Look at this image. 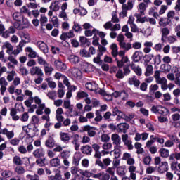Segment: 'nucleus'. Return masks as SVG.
<instances>
[{"instance_id":"1a4fd4ad","label":"nucleus","mask_w":180,"mask_h":180,"mask_svg":"<svg viewBox=\"0 0 180 180\" xmlns=\"http://www.w3.org/2000/svg\"><path fill=\"white\" fill-rule=\"evenodd\" d=\"M151 110L153 112V113H156L158 115H164L167 110V108L162 107L160 105H153L151 108Z\"/></svg>"},{"instance_id":"a18cd8bd","label":"nucleus","mask_w":180,"mask_h":180,"mask_svg":"<svg viewBox=\"0 0 180 180\" xmlns=\"http://www.w3.org/2000/svg\"><path fill=\"white\" fill-rule=\"evenodd\" d=\"M70 172L71 174H72V175H77L78 176V174H82V169H79V167H72L70 168Z\"/></svg>"},{"instance_id":"72a5a7b5","label":"nucleus","mask_w":180,"mask_h":180,"mask_svg":"<svg viewBox=\"0 0 180 180\" xmlns=\"http://www.w3.org/2000/svg\"><path fill=\"white\" fill-rule=\"evenodd\" d=\"M50 165L51 167H60L61 165V160L58 158H54L50 160Z\"/></svg>"},{"instance_id":"680f3d73","label":"nucleus","mask_w":180,"mask_h":180,"mask_svg":"<svg viewBox=\"0 0 180 180\" xmlns=\"http://www.w3.org/2000/svg\"><path fill=\"white\" fill-rule=\"evenodd\" d=\"M117 174L120 176H123L126 175V172L124 171V167L120 166L117 168Z\"/></svg>"},{"instance_id":"f3484780","label":"nucleus","mask_w":180,"mask_h":180,"mask_svg":"<svg viewBox=\"0 0 180 180\" xmlns=\"http://www.w3.org/2000/svg\"><path fill=\"white\" fill-rule=\"evenodd\" d=\"M72 143L75 147V150L76 151H78V150H79V147L81 146V145L79 144V135L77 134L73 135V140L72 141Z\"/></svg>"},{"instance_id":"49530a36","label":"nucleus","mask_w":180,"mask_h":180,"mask_svg":"<svg viewBox=\"0 0 180 180\" xmlns=\"http://www.w3.org/2000/svg\"><path fill=\"white\" fill-rule=\"evenodd\" d=\"M135 148H136L137 154H143L144 153V148H142L141 143L136 142L134 144Z\"/></svg>"},{"instance_id":"f8f14e48","label":"nucleus","mask_w":180,"mask_h":180,"mask_svg":"<svg viewBox=\"0 0 180 180\" xmlns=\"http://www.w3.org/2000/svg\"><path fill=\"white\" fill-rule=\"evenodd\" d=\"M36 46L39 47V50L44 53V54H47L49 53V46L43 41H38Z\"/></svg>"},{"instance_id":"7ed1b4c3","label":"nucleus","mask_w":180,"mask_h":180,"mask_svg":"<svg viewBox=\"0 0 180 180\" xmlns=\"http://www.w3.org/2000/svg\"><path fill=\"white\" fill-rule=\"evenodd\" d=\"M46 108V104L43 103V101H41L40 103H38L36 105H33L28 110L30 113H33L34 112V110L37 109L36 110V114L38 115H43L44 112Z\"/></svg>"},{"instance_id":"412c9836","label":"nucleus","mask_w":180,"mask_h":180,"mask_svg":"<svg viewBox=\"0 0 180 180\" xmlns=\"http://www.w3.org/2000/svg\"><path fill=\"white\" fill-rule=\"evenodd\" d=\"M70 72L74 78H77L78 79H81L82 72H81V70H79V69L74 68L70 70Z\"/></svg>"},{"instance_id":"5701e85b","label":"nucleus","mask_w":180,"mask_h":180,"mask_svg":"<svg viewBox=\"0 0 180 180\" xmlns=\"http://www.w3.org/2000/svg\"><path fill=\"white\" fill-rule=\"evenodd\" d=\"M153 42L152 41H146L143 44V53L145 54H148V53H151V47H153Z\"/></svg>"},{"instance_id":"b1692460","label":"nucleus","mask_w":180,"mask_h":180,"mask_svg":"<svg viewBox=\"0 0 180 180\" xmlns=\"http://www.w3.org/2000/svg\"><path fill=\"white\" fill-rule=\"evenodd\" d=\"M112 115L113 116H118V117H121V119H124L126 115L123 112L119 110L117 107H115L112 110Z\"/></svg>"},{"instance_id":"5fc2aeb1","label":"nucleus","mask_w":180,"mask_h":180,"mask_svg":"<svg viewBox=\"0 0 180 180\" xmlns=\"http://www.w3.org/2000/svg\"><path fill=\"white\" fill-rule=\"evenodd\" d=\"M51 22L54 27H58V26H60V22H58V18H57V16L51 18Z\"/></svg>"},{"instance_id":"c756f323","label":"nucleus","mask_w":180,"mask_h":180,"mask_svg":"<svg viewBox=\"0 0 180 180\" xmlns=\"http://www.w3.org/2000/svg\"><path fill=\"white\" fill-rule=\"evenodd\" d=\"M148 4L142 2L140 3L138 6H137V9H138V12H139V14L141 15H144V12H146V10L147 9V6Z\"/></svg>"},{"instance_id":"79ce46f5","label":"nucleus","mask_w":180,"mask_h":180,"mask_svg":"<svg viewBox=\"0 0 180 180\" xmlns=\"http://www.w3.org/2000/svg\"><path fill=\"white\" fill-rule=\"evenodd\" d=\"M143 15L139 14V13H135L134 16L136 18V22L137 23H144L145 22H147V18H143Z\"/></svg>"},{"instance_id":"4468645a","label":"nucleus","mask_w":180,"mask_h":180,"mask_svg":"<svg viewBox=\"0 0 180 180\" xmlns=\"http://www.w3.org/2000/svg\"><path fill=\"white\" fill-rule=\"evenodd\" d=\"M25 53H27V56L30 58H36L39 55L37 52L33 49L31 46H27L25 49Z\"/></svg>"},{"instance_id":"bb28decb","label":"nucleus","mask_w":180,"mask_h":180,"mask_svg":"<svg viewBox=\"0 0 180 180\" xmlns=\"http://www.w3.org/2000/svg\"><path fill=\"white\" fill-rule=\"evenodd\" d=\"M128 83L129 85H134L136 88L140 86V80L135 77V76L130 77L128 79Z\"/></svg>"},{"instance_id":"9d476101","label":"nucleus","mask_w":180,"mask_h":180,"mask_svg":"<svg viewBox=\"0 0 180 180\" xmlns=\"http://www.w3.org/2000/svg\"><path fill=\"white\" fill-rule=\"evenodd\" d=\"M144 57V53H143V51H136L132 56L131 58L133 60L134 63H139L141 60V59Z\"/></svg>"},{"instance_id":"13d9d810","label":"nucleus","mask_w":180,"mask_h":180,"mask_svg":"<svg viewBox=\"0 0 180 180\" xmlns=\"http://www.w3.org/2000/svg\"><path fill=\"white\" fill-rule=\"evenodd\" d=\"M19 72L20 75H22V77H26V75L29 74V70H27L26 68L22 66L19 68Z\"/></svg>"},{"instance_id":"a19ab883","label":"nucleus","mask_w":180,"mask_h":180,"mask_svg":"<svg viewBox=\"0 0 180 180\" xmlns=\"http://www.w3.org/2000/svg\"><path fill=\"white\" fill-rule=\"evenodd\" d=\"M33 155L36 157V158H40V157H43L44 155V152L43 151V148H37L33 152Z\"/></svg>"},{"instance_id":"20e7f679","label":"nucleus","mask_w":180,"mask_h":180,"mask_svg":"<svg viewBox=\"0 0 180 180\" xmlns=\"http://www.w3.org/2000/svg\"><path fill=\"white\" fill-rule=\"evenodd\" d=\"M172 72H174V74H175V85H177V86L180 88V67L178 65H173L172 68Z\"/></svg>"},{"instance_id":"052dcab7","label":"nucleus","mask_w":180,"mask_h":180,"mask_svg":"<svg viewBox=\"0 0 180 180\" xmlns=\"http://www.w3.org/2000/svg\"><path fill=\"white\" fill-rule=\"evenodd\" d=\"M37 63L39 64V65H43L44 67L46 65L49 63L43 58V57L38 56L37 57Z\"/></svg>"},{"instance_id":"39448f33","label":"nucleus","mask_w":180,"mask_h":180,"mask_svg":"<svg viewBox=\"0 0 180 180\" xmlns=\"http://www.w3.org/2000/svg\"><path fill=\"white\" fill-rule=\"evenodd\" d=\"M30 74L32 77L34 75H37L38 77H43V75H44L43 70H41V68H40L39 66H32L30 70Z\"/></svg>"},{"instance_id":"c85d7f7f","label":"nucleus","mask_w":180,"mask_h":180,"mask_svg":"<svg viewBox=\"0 0 180 180\" xmlns=\"http://www.w3.org/2000/svg\"><path fill=\"white\" fill-rule=\"evenodd\" d=\"M44 70L46 75H51L54 71V68L50 63H48L44 66Z\"/></svg>"},{"instance_id":"f704fd0d","label":"nucleus","mask_w":180,"mask_h":180,"mask_svg":"<svg viewBox=\"0 0 180 180\" xmlns=\"http://www.w3.org/2000/svg\"><path fill=\"white\" fill-rule=\"evenodd\" d=\"M7 74L8 75L6 77V79L8 81V82H12V81L15 79V77L17 75L16 71L15 70L7 72Z\"/></svg>"},{"instance_id":"cd10ccee","label":"nucleus","mask_w":180,"mask_h":180,"mask_svg":"<svg viewBox=\"0 0 180 180\" xmlns=\"http://www.w3.org/2000/svg\"><path fill=\"white\" fill-rule=\"evenodd\" d=\"M110 49L112 51H111V54L112 56V57H117V51H118V46L117 44L112 43L110 45Z\"/></svg>"},{"instance_id":"c9c22d12","label":"nucleus","mask_w":180,"mask_h":180,"mask_svg":"<svg viewBox=\"0 0 180 180\" xmlns=\"http://www.w3.org/2000/svg\"><path fill=\"white\" fill-rule=\"evenodd\" d=\"M112 96H114V98H119V96H124L122 97L123 101H126V98H127V94L126 91H115L114 93H112Z\"/></svg>"},{"instance_id":"bf43d9fd","label":"nucleus","mask_w":180,"mask_h":180,"mask_svg":"<svg viewBox=\"0 0 180 180\" xmlns=\"http://www.w3.org/2000/svg\"><path fill=\"white\" fill-rule=\"evenodd\" d=\"M153 58H154V55L153 53L146 54L143 57L144 63L148 64V63H150V61L153 60Z\"/></svg>"},{"instance_id":"4be33fe9","label":"nucleus","mask_w":180,"mask_h":180,"mask_svg":"<svg viewBox=\"0 0 180 180\" xmlns=\"http://www.w3.org/2000/svg\"><path fill=\"white\" fill-rule=\"evenodd\" d=\"M82 154H86V155H91L92 153V148L89 145H85L80 148Z\"/></svg>"},{"instance_id":"338daca9","label":"nucleus","mask_w":180,"mask_h":180,"mask_svg":"<svg viewBox=\"0 0 180 180\" xmlns=\"http://www.w3.org/2000/svg\"><path fill=\"white\" fill-rule=\"evenodd\" d=\"M113 147V145L110 142H105L103 144L102 148L103 150H112V148Z\"/></svg>"},{"instance_id":"58836bf2","label":"nucleus","mask_w":180,"mask_h":180,"mask_svg":"<svg viewBox=\"0 0 180 180\" xmlns=\"http://www.w3.org/2000/svg\"><path fill=\"white\" fill-rule=\"evenodd\" d=\"M81 111L77 108H70L69 116L70 117H75V116H79Z\"/></svg>"},{"instance_id":"ea45409f","label":"nucleus","mask_w":180,"mask_h":180,"mask_svg":"<svg viewBox=\"0 0 180 180\" xmlns=\"http://www.w3.org/2000/svg\"><path fill=\"white\" fill-rule=\"evenodd\" d=\"M68 60L71 64H78L79 63V57L75 56V55H70L68 57Z\"/></svg>"},{"instance_id":"ddd939ff","label":"nucleus","mask_w":180,"mask_h":180,"mask_svg":"<svg viewBox=\"0 0 180 180\" xmlns=\"http://www.w3.org/2000/svg\"><path fill=\"white\" fill-rule=\"evenodd\" d=\"M8 85V82L5 77L0 78V92L1 95H5V92H6V86Z\"/></svg>"},{"instance_id":"7c9ffc66","label":"nucleus","mask_w":180,"mask_h":180,"mask_svg":"<svg viewBox=\"0 0 180 180\" xmlns=\"http://www.w3.org/2000/svg\"><path fill=\"white\" fill-rule=\"evenodd\" d=\"M159 154L162 158H168L169 157V150L161 148L159 150Z\"/></svg>"},{"instance_id":"f03ea898","label":"nucleus","mask_w":180,"mask_h":180,"mask_svg":"<svg viewBox=\"0 0 180 180\" xmlns=\"http://www.w3.org/2000/svg\"><path fill=\"white\" fill-rule=\"evenodd\" d=\"M135 163L136 161L133 158L127 162V165H129V167H128V171L130 174V178L131 180L137 179V172H137V167L134 166Z\"/></svg>"},{"instance_id":"f257e3e1","label":"nucleus","mask_w":180,"mask_h":180,"mask_svg":"<svg viewBox=\"0 0 180 180\" xmlns=\"http://www.w3.org/2000/svg\"><path fill=\"white\" fill-rule=\"evenodd\" d=\"M6 49V53L8 54L7 60L10 61V63H12L13 65H18V60H16V56H15V53L13 51V46H12V44L9 42H4L2 46V49L5 50Z\"/></svg>"},{"instance_id":"0e129e2a","label":"nucleus","mask_w":180,"mask_h":180,"mask_svg":"<svg viewBox=\"0 0 180 180\" xmlns=\"http://www.w3.org/2000/svg\"><path fill=\"white\" fill-rule=\"evenodd\" d=\"M122 8V9H126L127 11H131V9H133V3L129 1L127 2V5L123 4Z\"/></svg>"},{"instance_id":"774afa93","label":"nucleus","mask_w":180,"mask_h":180,"mask_svg":"<svg viewBox=\"0 0 180 180\" xmlns=\"http://www.w3.org/2000/svg\"><path fill=\"white\" fill-rule=\"evenodd\" d=\"M110 179V176L105 173L103 172H101V176H100V180H109Z\"/></svg>"},{"instance_id":"8fccbe9b","label":"nucleus","mask_w":180,"mask_h":180,"mask_svg":"<svg viewBox=\"0 0 180 180\" xmlns=\"http://www.w3.org/2000/svg\"><path fill=\"white\" fill-rule=\"evenodd\" d=\"M16 113V110L15 108H12L10 111V115L11 116L13 120H19L20 117L19 115H17Z\"/></svg>"},{"instance_id":"dca6fc26","label":"nucleus","mask_w":180,"mask_h":180,"mask_svg":"<svg viewBox=\"0 0 180 180\" xmlns=\"http://www.w3.org/2000/svg\"><path fill=\"white\" fill-rule=\"evenodd\" d=\"M64 110L63 108H58L56 111V119L58 122H64Z\"/></svg>"},{"instance_id":"4c0bfd02","label":"nucleus","mask_w":180,"mask_h":180,"mask_svg":"<svg viewBox=\"0 0 180 180\" xmlns=\"http://www.w3.org/2000/svg\"><path fill=\"white\" fill-rule=\"evenodd\" d=\"M97 34H98V30H96L95 28L90 29V30H86L85 32H84V34L87 37H89L92 35L95 36Z\"/></svg>"},{"instance_id":"a878e982","label":"nucleus","mask_w":180,"mask_h":180,"mask_svg":"<svg viewBox=\"0 0 180 180\" xmlns=\"http://www.w3.org/2000/svg\"><path fill=\"white\" fill-rule=\"evenodd\" d=\"M85 86L89 91H94L95 92L98 91V84L95 82L86 83Z\"/></svg>"},{"instance_id":"2f4dec72","label":"nucleus","mask_w":180,"mask_h":180,"mask_svg":"<svg viewBox=\"0 0 180 180\" xmlns=\"http://www.w3.org/2000/svg\"><path fill=\"white\" fill-rule=\"evenodd\" d=\"M171 23V20L168 18H161L159 20L160 26H162V27H165V26H168Z\"/></svg>"},{"instance_id":"c03bdc74","label":"nucleus","mask_w":180,"mask_h":180,"mask_svg":"<svg viewBox=\"0 0 180 180\" xmlns=\"http://www.w3.org/2000/svg\"><path fill=\"white\" fill-rule=\"evenodd\" d=\"M54 139L51 137H49L46 141H45V146L48 147V148H53L54 147Z\"/></svg>"},{"instance_id":"864d4df0","label":"nucleus","mask_w":180,"mask_h":180,"mask_svg":"<svg viewBox=\"0 0 180 180\" xmlns=\"http://www.w3.org/2000/svg\"><path fill=\"white\" fill-rule=\"evenodd\" d=\"M40 123V118L37 115H32L31 117V124H39Z\"/></svg>"},{"instance_id":"6e6552de","label":"nucleus","mask_w":180,"mask_h":180,"mask_svg":"<svg viewBox=\"0 0 180 180\" xmlns=\"http://www.w3.org/2000/svg\"><path fill=\"white\" fill-rule=\"evenodd\" d=\"M84 131H87L89 137H95L96 136V128L95 127H91L89 125H86L83 128Z\"/></svg>"},{"instance_id":"2eb2a0df","label":"nucleus","mask_w":180,"mask_h":180,"mask_svg":"<svg viewBox=\"0 0 180 180\" xmlns=\"http://www.w3.org/2000/svg\"><path fill=\"white\" fill-rule=\"evenodd\" d=\"M1 134H4V136H6L8 140H11L15 137V131L13 130L8 131V128H4L1 130Z\"/></svg>"},{"instance_id":"6e6d98bb","label":"nucleus","mask_w":180,"mask_h":180,"mask_svg":"<svg viewBox=\"0 0 180 180\" xmlns=\"http://www.w3.org/2000/svg\"><path fill=\"white\" fill-rule=\"evenodd\" d=\"M71 156V152L70 150H63L60 153V157L61 158H63V160L70 158Z\"/></svg>"},{"instance_id":"4d7b16f0","label":"nucleus","mask_w":180,"mask_h":180,"mask_svg":"<svg viewBox=\"0 0 180 180\" xmlns=\"http://www.w3.org/2000/svg\"><path fill=\"white\" fill-rule=\"evenodd\" d=\"M13 162L15 165H22L23 164V161H22V159L19 156H15L13 159Z\"/></svg>"},{"instance_id":"aec40b11","label":"nucleus","mask_w":180,"mask_h":180,"mask_svg":"<svg viewBox=\"0 0 180 180\" xmlns=\"http://www.w3.org/2000/svg\"><path fill=\"white\" fill-rule=\"evenodd\" d=\"M158 169L160 174H164V172H167V171H168V162H162Z\"/></svg>"},{"instance_id":"e2e57ef3","label":"nucleus","mask_w":180,"mask_h":180,"mask_svg":"<svg viewBox=\"0 0 180 180\" xmlns=\"http://www.w3.org/2000/svg\"><path fill=\"white\" fill-rule=\"evenodd\" d=\"M48 98H49V99H51L52 101H54V99H56V98H57V93L54 91H49L46 94Z\"/></svg>"},{"instance_id":"0eeeda50","label":"nucleus","mask_w":180,"mask_h":180,"mask_svg":"<svg viewBox=\"0 0 180 180\" xmlns=\"http://www.w3.org/2000/svg\"><path fill=\"white\" fill-rule=\"evenodd\" d=\"M22 130L27 134L30 133L32 130L34 131V133L32 134V136H34L37 134H39V129H37V127L32 128V124H28L27 125H25L22 127Z\"/></svg>"},{"instance_id":"423d86ee","label":"nucleus","mask_w":180,"mask_h":180,"mask_svg":"<svg viewBox=\"0 0 180 180\" xmlns=\"http://www.w3.org/2000/svg\"><path fill=\"white\" fill-rule=\"evenodd\" d=\"M111 140L115 148L120 147V144H122V138H120V136H119L118 134H112L111 135Z\"/></svg>"},{"instance_id":"de8ad7c7","label":"nucleus","mask_w":180,"mask_h":180,"mask_svg":"<svg viewBox=\"0 0 180 180\" xmlns=\"http://www.w3.org/2000/svg\"><path fill=\"white\" fill-rule=\"evenodd\" d=\"M82 71L83 72H91V65L89 63H84L81 66Z\"/></svg>"},{"instance_id":"603ef678","label":"nucleus","mask_w":180,"mask_h":180,"mask_svg":"<svg viewBox=\"0 0 180 180\" xmlns=\"http://www.w3.org/2000/svg\"><path fill=\"white\" fill-rule=\"evenodd\" d=\"M146 77H150V75H153V65H148L146 68Z\"/></svg>"},{"instance_id":"6ab92c4d","label":"nucleus","mask_w":180,"mask_h":180,"mask_svg":"<svg viewBox=\"0 0 180 180\" xmlns=\"http://www.w3.org/2000/svg\"><path fill=\"white\" fill-rule=\"evenodd\" d=\"M130 126L127 123H121L117 125V130L120 133H126Z\"/></svg>"},{"instance_id":"393cba45","label":"nucleus","mask_w":180,"mask_h":180,"mask_svg":"<svg viewBox=\"0 0 180 180\" xmlns=\"http://www.w3.org/2000/svg\"><path fill=\"white\" fill-rule=\"evenodd\" d=\"M131 70H134V72H135V74H136V75H138V77L141 76V74H143V71H142V70H141V68H140V66H139V65H136V64L132 63V64L131 65Z\"/></svg>"},{"instance_id":"69168bd1","label":"nucleus","mask_w":180,"mask_h":180,"mask_svg":"<svg viewBox=\"0 0 180 180\" xmlns=\"http://www.w3.org/2000/svg\"><path fill=\"white\" fill-rule=\"evenodd\" d=\"M13 174L10 170H4L1 172V176H4V178H11Z\"/></svg>"},{"instance_id":"37998d69","label":"nucleus","mask_w":180,"mask_h":180,"mask_svg":"<svg viewBox=\"0 0 180 180\" xmlns=\"http://www.w3.org/2000/svg\"><path fill=\"white\" fill-rule=\"evenodd\" d=\"M119 46L121 49H124L125 51H129V50L131 49V44L126 43L124 41L120 44Z\"/></svg>"},{"instance_id":"9b49d317","label":"nucleus","mask_w":180,"mask_h":180,"mask_svg":"<svg viewBox=\"0 0 180 180\" xmlns=\"http://www.w3.org/2000/svg\"><path fill=\"white\" fill-rule=\"evenodd\" d=\"M26 43H27L25 39H22L19 44L16 46V49L13 51V53H15V57L18 56L20 53H22L23 51V47L26 46Z\"/></svg>"},{"instance_id":"09e8293b","label":"nucleus","mask_w":180,"mask_h":180,"mask_svg":"<svg viewBox=\"0 0 180 180\" xmlns=\"http://www.w3.org/2000/svg\"><path fill=\"white\" fill-rule=\"evenodd\" d=\"M24 96H28V99H30V101H32V102H33V91H32V90H29V89H25L24 90Z\"/></svg>"},{"instance_id":"3c124183","label":"nucleus","mask_w":180,"mask_h":180,"mask_svg":"<svg viewBox=\"0 0 180 180\" xmlns=\"http://www.w3.org/2000/svg\"><path fill=\"white\" fill-rule=\"evenodd\" d=\"M20 37L22 39V40H23V39L25 40H27V43H30V34H29L27 32H20Z\"/></svg>"},{"instance_id":"a211bd4d","label":"nucleus","mask_w":180,"mask_h":180,"mask_svg":"<svg viewBox=\"0 0 180 180\" xmlns=\"http://www.w3.org/2000/svg\"><path fill=\"white\" fill-rule=\"evenodd\" d=\"M49 9L53 12H58L60 11V1H53L49 6Z\"/></svg>"},{"instance_id":"e433bc0d","label":"nucleus","mask_w":180,"mask_h":180,"mask_svg":"<svg viewBox=\"0 0 180 180\" xmlns=\"http://www.w3.org/2000/svg\"><path fill=\"white\" fill-rule=\"evenodd\" d=\"M60 137L61 141H63V143H67V141H70V134L65 133V132H60Z\"/></svg>"},{"instance_id":"473e14b6","label":"nucleus","mask_w":180,"mask_h":180,"mask_svg":"<svg viewBox=\"0 0 180 180\" xmlns=\"http://www.w3.org/2000/svg\"><path fill=\"white\" fill-rule=\"evenodd\" d=\"M54 64L58 70H67V65L65 63L61 62V60H55Z\"/></svg>"}]
</instances>
